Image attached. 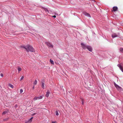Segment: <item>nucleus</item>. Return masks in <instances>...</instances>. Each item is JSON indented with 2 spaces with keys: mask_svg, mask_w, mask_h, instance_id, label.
<instances>
[{
  "mask_svg": "<svg viewBox=\"0 0 123 123\" xmlns=\"http://www.w3.org/2000/svg\"><path fill=\"white\" fill-rule=\"evenodd\" d=\"M24 48L26 49L28 52L29 51L33 52L35 51L34 48L29 45H28L24 47Z\"/></svg>",
  "mask_w": 123,
  "mask_h": 123,
  "instance_id": "nucleus-1",
  "label": "nucleus"
},
{
  "mask_svg": "<svg viewBox=\"0 0 123 123\" xmlns=\"http://www.w3.org/2000/svg\"><path fill=\"white\" fill-rule=\"evenodd\" d=\"M114 85L118 91H120L123 90L122 88L121 87L116 84L115 82L114 83Z\"/></svg>",
  "mask_w": 123,
  "mask_h": 123,
  "instance_id": "nucleus-2",
  "label": "nucleus"
},
{
  "mask_svg": "<svg viewBox=\"0 0 123 123\" xmlns=\"http://www.w3.org/2000/svg\"><path fill=\"white\" fill-rule=\"evenodd\" d=\"M120 34L119 33H118L117 34L116 33H113L112 35V38H114L115 37H119Z\"/></svg>",
  "mask_w": 123,
  "mask_h": 123,
  "instance_id": "nucleus-3",
  "label": "nucleus"
},
{
  "mask_svg": "<svg viewBox=\"0 0 123 123\" xmlns=\"http://www.w3.org/2000/svg\"><path fill=\"white\" fill-rule=\"evenodd\" d=\"M82 13L85 16L89 17H91V16L90 14L85 11H83L82 12Z\"/></svg>",
  "mask_w": 123,
  "mask_h": 123,
  "instance_id": "nucleus-4",
  "label": "nucleus"
},
{
  "mask_svg": "<svg viewBox=\"0 0 123 123\" xmlns=\"http://www.w3.org/2000/svg\"><path fill=\"white\" fill-rule=\"evenodd\" d=\"M81 45L82 46V47L83 49H87V46L85 44H84L83 43H81Z\"/></svg>",
  "mask_w": 123,
  "mask_h": 123,
  "instance_id": "nucleus-5",
  "label": "nucleus"
},
{
  "mask_svg": "<svg viewBox=\"0 0 123 123\" xmlns=\"http://www.w3.org/2000/svg\"><path fill=\"white\" fill-rule=\"evenodd\" d=\"M43 98L42 96H40L39 97H35L33 99V100L34 101H35L38 99H41Z\"/></svg>",
  "mask_w": 123,
  "mask_h": 123,
  "instance_id": "nucleus-6",
  "label": "nucleus"
},
{
  "mask_svg": "<svg viewBox=\"0 0 123 123\" xmlns=\"http://www.w3.org/2000/svg\"><path fill=\"white\" fill-rule=\"evenodd\" d=\"M45 43L49 47L51 48H52L53 47V45L50 43L46 42V43Z\"/></svg>",
  "mask_w": 123,
  "mask_h": 123,
  "instance_id": "nucleus-7",
  "label": "nucleus"
},
{
  "mask_svg": "<svg viewBox=\"0 0 123 123\" xmlns=\"http://www.w3.org/2000/svg\"><path fill=\"white\" fill-rule=\"evenodd\" d=\"M87 49L90 52H91L92 51V48L91 46H87Z\"/></svg>",
  "mask_w": 123,
  "mask_h": 123,
  "instance_id": "nucleus-8",
  "label": "nucleus"
},
{
  "mask_svg": "<svg viewBox=\"0 0 123 123\" xmlns=\"http://www.w3.org/2000/svg\"><path fill=\"white\" fill-rule=\"evenodd\" d=\"M50 93L49 90H48L47 92H46V94L45 95L47 97H48L49 96V94Z\"/></svg>",
  "mask_w": 123,
  "mask_h": 123,
  "instance_id": "nucleus-9",
  "label": "nucleus"
},
{
  "mask_svg": "<svg viewBox=\"0 0 123 123\" xmlns=\"http://www.w3.org/2000/svg\"><path fill=\"white\" fill-rule=\"evenodd\" d=\"M117 66L120 69L121 71L123 72V68L122 67L121 65L120 64H118Z\"/></svg>",
  "mask_w": 123,
  "mask_h": 123,
  "instance_id": "nucleus-10",
  "label": "nucleus"
},
{
  "mask_svg": "<svg viewBox=\"0 0 123 123\" xmlns=\"http://www.w3.org/2000/svg\"><path fill=\"white\" fill-rule=\"evenodd\" d=\"M118 8L117 6H114L113 7V10L114 11H115L117 10Z\"/></svg>",
  "mask_w": 123,
  "mask_h": 123,
  "instance_id": "nucleus-11",
  "label": "nucleus"
},
{
  "mask_svg": "<svg viewBox=\"0 0 123 123\" xmlns=\"http://www.w3.org/2000/svg\"><path fill=\"white\" fill-rule=\"evenodd\" d=\"M33 118V117H31L30 119L28 121L26 122L25 123H30L31 122H32V119Z\"/></svg>",
  "mask_w": 123,
  "mask_h": 123,
  "instance_id": "nucleus-12",
  "label": "nucleus"
},
{
  "mask_svg": "<svg viewBox=\"0 0 123 123\" xmlns=\"http://www.w3.org/2000/svg\"><path fill=\"white\" fill-rule=\"evenodd\" d=\"M44 85H45V84L43 82H42L41 86H42V88L43 89H44L45 88Z\"/></svg>",
  "mask_w": 123,
  "mask_h": 123,
  "instance_id": "nucleus-13",
  "label": "nucleus"
},
{
  "mask_svg": "<svg viewBox=\"0 0 123 123\" xmlns=\"http://www.w3.org/2000/svg\"><path fill=\"white\" fill-rule=\"evenodd\" d=\"M8 112V111H5L3 112L2 113V114L3 115H4Z\"/></svg>",
  "mask_w": 123,
  "mask_h": 123,
  "instance_id": "nucleus-14",
  "label": "nucleus"
},
{
  "mask_svg": "<svg viewBox=\"0 0 123 123\" xmlns=\"http://www.w3.org/2000/svg\"><path fill=\"white\" fill-rule=\"evenodd\" d=\"M37 80H35V81L33 83V84L34 85H35L37 84Z\"/></svg>",
  "mask_w": 123,
  "mask_h": 123,
  "instance_id": "nucleus-15",
  "label": "nucleus"
},
{
  "mask_svg": "<svg viewBox=\"0 0 123 123\" xmlns=\"http://www.w3.org/2000/svg\"><path fill=\"white\" fill-rule=\"evenodd\" d=\"M44 10L45 11V12H47L49 13V11L48 10V9L47 8H43Z\"/></svg>",
  "mask_w": 123,
  "mask_h": 123,
  "instance_id": "nucleus-16",
  "label": "nucleus"
},
{
  "mask_svg": "<svg viewBox=\"0 0 123 123\" xmlns=\"http://www.w3.org/2000/svg\"><path fill=\"white\" fill-rule=\"evenodd\" d=\"M119 50L121 53H123V48H120L119 49Z\"/></svg>",
  "mask_w": 123,
  "mask_h": 123,
  "instance_id": "nucleus-17",
  "label": "nucleus"
},
{
  "mask_svg": "<svg viewBox=\"0 0 123 123\" xmlns=\"http://www.w3.org/2000/svg\"><path fill=\"white\" fill-rule=\"evenodd\" d=\"M9 86H10V87H11L12 88H14L13 86L11 84H9Z\"/></svg>",
  "mask_w": 123,
  "mask_h": 123,
  "instance_id": "nucleus-18",
  "label": "nucleus"
},
{
  "mask_svg": "<svg viewBox=\"0 0 123 123\" xmlns=\"http://www.w3.org/2000/svg\"><path fill=\"white\" fill-rule=\"evenodd\" d=\"M18 71L19 72V71H21L22 70V69L21 68H20V67H18Z\"/></svg>",
  "mask_w": 123,
  "mask_h": 123,
  "instance_id": "nucleus-19",
  "label": "nucleus"
},
{
  "mask_svg": "<svg viewBox=\"0 0 123 123\" xmlns=\"http://www.w3.org/2000/svg\"><path fill=\"white\" fill-rule=\"evenodd\" d=\"M58 112V111H55V113L56 114V115L57 116H58L59 115V114Z\"/></svg>",
  "mask_w": 123,
  "mask_h": 123,
  "instance_id": "nucleus-20",
  "label": "nucleus"
},
{
  "mask_svg": "<svg viewBox=\"0 0 123 123\" xmlns=\"http://www.w3.org/2000/svg\"><path fill=\"white\" fill-rule=\"evenodd\" d=\"M81 100L82 101V105H83L84 104V99L82 98H81Z\"/></svg>",
  "mask_w": 123,
  "mask_h": 123,
  "instance_id": "nucleus-21",
  "label": "nucleus"
},
{
  "mask_svg": "<svg viewBox=\"0 0 123 123\" xmlns=\"http://www.w3.org/2000/svg\"><path fill=\"white\" fill-rule=\"evenodd\" d=\"M50 63L52 64H54V62L53 60H52L51 59L50 60Z\"/></svg>",
  "mask_w": 123,
  "mask_h": 123,
  "instance_id": "nucleus-22",
  "label": "nucleus"
},
{
  "mask_svg": "<svg viewBox=\"0 0 123 123\" xmlns=\"http://www.w3.org/2000/svg\"><path fill=\"white\" fill-rule=\"evenodd\" d=\"M24 78V77L23 76H22L20 78V81H21Z\"/></svg>",
  "mask_w": 123,
  "mask_h": 123,
  "instance_id": "nucleus-23",
  "label": "nucleus"
},
{
  "mask_svg": "<svg viewBox=\"0 0 123 123\" xmlns=\"http://www.w3.org/2000/svg\"><path fill=\"white\" fill-rule=\"evenodd\" d=\"M23 90L22 89H21L20 92V93H22L23 92Z\"/></svg>",
  "mask_w": 123,
  "mask_h": 123,
  "instance_id": "nucleus-24",
  "label": "nucleus"
},
{
  "mask_svg": "<svg viewBox=\"0 0 123 123\" xmlns=\"http://www.w3.org/2000/svg\"><path fill=\"white\" fill-rule=\"evenodd\" d=\"M0 76L2 77H3V75L2 73H1L0 74Z\"/></svg>",
  "mask_w": 123,
  "mask_h": 123,
  "instance_id": "nucleus-25",
  "label": "nucleus"
},
{
  "mask_svg": "<svg viewBox=\"0 0 123 123\" xmlns=\"http://www.w3.org/2000/svg\"><path fill=\"white\" fill-rule=\"evenodd\" d=\"M8 118H6V119H4L3 120V121H7L8 120Z\"/></svg>",
  "mask_w": 123,
  "mask_h": 123,
  "instance_id": "nucleus-26",
  "label": "nucleus"
},
{
  "mask_svg": "<svg viewBox=\"0 0 123 123\" xmlns=\"http://www.w3.org/2000/svg\"><path fill=\"white\" fill-rule=\"evenodd\" d=\"M18 105H16L14 106V107L15 108H16L18 107Z\"/></svg>",
  "mask_w": 123,
  "mask_h": 123,
  "instance_id": "nucleus-27",
  "label": "nucleus"
},
{
  "mask_svg": "<svg viewBox=\"0 0 123 123\" xmlns=\"http://www.w3.org/2000/svg\"><path fill=\"white\" fill-rule=\"evenodd\" d=\"M52 17H54V18H55L56 17V16L55 15L53 16Z\"/></svg>",
  "mask_w": 123,
  "mask_h": 123,
  "instance_id": "nucleus-28",
  "label": "nucleus"
},
{
  "mask_svg": "<svg viewBox=\"0 0 123 123\" xmlns=\"http://www.w3.org/2000/svg\"><path fill=\"white\" fill-rule=\"evenodd\" d=\"M32 89H34V88H35V86H34L32 87Z\"/></svg>",
  "mask_w": 123,
  "mask_h": 123,
  "instance_id": "nucleus-29",
  "label": "nucleus"
},
{
  "mask_svg": "<svg viewBox=\"0 0 123 123\" xmlns=\"http://www.w3.org/2000/svg\"><path fill=\"white\" fill-rule=\"evenodd\" d=\"M52 123H56L55 122H52Z\"/></svg>",
  "mask_w": 123,
  "mask_h": 123,
  "instance_id": "nucleus-30",
  "label": "nucleus"
}]
</instances>
